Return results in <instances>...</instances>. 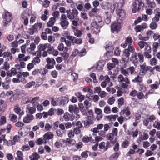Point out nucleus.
I'll use <instances>...</instances> for the list:
<instances>
[{
    "instance_id": "obj_1",
    "label": "nucleus",
    "mask_w": 160,
    "mask_h": 160,
    "mask_svg": "<svg viewBox=\"0 0 160 160\" xmlns=\"http://www.w3.org/2000/svg\"><path fill=\"white\" fill-rule=\"evenodd\" d=\"M121 71L122 74L126 77H124L122 74H120L117 77L118 81L119 82L120 86L123 88H127L128 84L130 83L129 79L127 77L129 75L127 70L122 68Z\"/></svg>"
},
{
    "instance_id": "obj_2",
    "label": "nucleus",
    "mask_w": 160,
    "mask_h": 160,
    "mask_svg": "<svg viewBox=\"0 0 160 160\" xmlns=\"http://www.w3.org/2000/svg\"><path fill=\"white\" fill-rule=\"evenodd\" d=\"M129 51V55L128 56L125 55L123 54L124 56L128 58L130 56L131 53H132L131 57L130 58V60L133 63L135 66H137V64L138 63V59L137 58V54L136 52H135V48L134 47H130Z\"/></svg>"
},
{
    "instance_id": "obj_3",
    "label": "nucleus",
    "mask_w": 160,
    "mask_h": 160,
    "mask_svg": "<svg viewBox=\"0 0 160 160\" xmlns=\"http://www.w3.org/2000/svg\"><path fill=\"white\" fill-rule=\"evenodd\" d=\"M124 0H120L117 4L116 2H114L111 4L109 3H107L108 6H110V9L112 13H113L115 9H122V7L124 4Z\"/></svg>"
},
{
    "instance_id": "obj_4",
    "label": "nucleus",
    "mask_w": 160,
    "mask_h": 160,
    "mask_svg": "<svg viewBox=\"0 0 160 160\" xmlns=\"http://www.w3.org/2000/svg\"><path fill=\"white\" fill-rule=\"evenodd\" d=\"M118 130L116 128H114L112 132L108 134L106 136V138L110 141L112 144H114L117 141V136Z\"/></svg>"
},
{
    "instance_id": "obj_5",
    "label": "nucleus",
    "mask_w": 160,
    "mask_h": 160,
    "mask_svg": "<svg viewBox=\"0 0 160 160\" xmlns=\"http://www.w3.org/2000/svg\"><path fill=\"white\" fill-rule=\"evenodd\" d=\"M132 38L130 37H128L126 38L125 43L121 45V46L123 48L126 47L127 45H128V48L125 49L123 51V54L125 55L128 56L129 55L128 51L129 50L130 47H134L132 44Z\"/></svg>"
},
{
    "instance_id": "obj_6",
    "label": "nucleus",
    "mask_w": 160,
    "mask_h": 160,
    "mask_svg": "<svg viewBox=\"0 0 160 160\" xmlns=\"http://www.w3.org/2000/svg\"><path fill=\"white\" fill-rule=\"evenodd\" d=\"M139 74L141 76H143L146 73L147 71L152 72V68L150 66H147L145 63H144L140 65Z\"/></svg>"
},
{
    "instance_id": "obj_7",
    "label": "nucleus",
    "mask_w": 160,
    "mask_h": 160,
    "mask_svg": "<svg viewBox=\"0 0 160 160\" xmlns=\"http://www.w3.org/2000/svg\"><path fill=\"white\" fill-rule=\"evenodd\" d=\"M60 25L63 29H66L68 27L69 22L67 20L66 15L62 14L60 18Z\"/></svg>"
},
{
    "instance_id": "obj_8",
    "label": "nucleus",
    "mask_w": 160,
    "mask_h": 160,
    "mask_svg": "<svg viewBox=\"0 0 160 160\" xmlns=\"http://www.w3.org/2000/svg\"><path fill=\"white\" fill-rule=\"evenodd\" d=\"M3 18L4 20V25L6 26L10 22L12 19V14L8 12H5L3 14Z\"/></svg>"
},
{
    "instance_id": "obj_9",
    "label": "nucleus",
    "mask_w": 160,
    "mask_h": 160,
    "mask_svg": "<svg viewBox=\"0 0 160 160\" xmlns=\"http://www.w3.org/2000/svg\"><path fill=\"white\" fill-rule=\"evenodd\" d=\"M60 142L62 145V143H65L66 145L69 147H71L74 145L76 143V140L71 138H67L66 140L63 139H61Z\"/></svg>"
},
{
    "instance_id": "obj_10",
    "label": "nucleus",
    "mask_w": 160,
    "mask_h": 160,
    "mask_svg": "<svg viewBox=\"0 0 160 160\" xmlns=\"http://www.w3.org/2000/svg\"><path fill=\"white\" fill-rule=\"evenodd\" d=\"M121 22L117 20L112 24L111 29L113 33L117 34L120 31L121 28Z\"/></svg>"
},
{
    "instance_id": "obj_11",
    "label": "nucleus",
    "mask_w": 160,
    "mask_h": 160,
    "mask_svg": "<svg viewBox=\"0 0 160 160\" xmlns=\"http://www.w3.org/2000/svg\"><path fill=\"white\" fill-rule=\"evenodd\" d=\"M116 13L117 15V20L122 22L125 16V11L123 9H117L116 10Z\"/></svg>"
},
{
    "instance_id": "obj_12",
    "label": "nucleus",
    "mask_w": 160,
    "mask_h": 160,
    "mask_svg": "<svg viewBox=\"0 0 160 160\" xmlns=\"http://www.w3.org/2000/svg\"><path fill=\"white\" fill-rule=\"evenodd\" d=\"M46 61L47 63L45 66L46 68L51 69L54 68L56 62L53 58H48L46 59Z\"/></svg>"
},
{
    "instance_id": "obj_13",
    "label": "nucleus",
    "mask_w": 160,
    "mask_h": 160,
    "mask_svg": "<svg viewBox=\"0 0 160 160\" xmlns=\"http://www.w3.org/2000/svg\"><path fill=\"white\" fill-rule=\"evenodd\" d=\"M92 24L93 26L97 25L99 27H102L104 23L102 20L101 17L97 16L96 17L94 22L92 23Z\"/></svg>"
},
{
    "instance_id": "obj_14",
    "label": "nucleus",
    "mask_w": 160,
    "mask_h": 160,
    "mask_svg": "<svg viewBox=\"0 0 160 160\" xmlns=\"http://www.w3.org/2000/svg\"><path fill=\"white\" fill-rule=\"evenodd\" d=\"M78 14V12L75 8H73L72 10V12L68 15H66L67 18L70 20H74L75 17L77 16Z\"/></svg>"
},
{
    "instance_id": "obj_15",
    "label": "nucleus",
    "mask_w": 160,
    "mask_h": 160,
    "mask_svg": "<svg viewBox=\"0 0 160 160\" xmlns=\"http://www.w3.org/2000/svg\"><path fill=\"white\" fill-rule=\"evenodd\" d=\"M57 102L60 104L64 105L68 103V97L64 96L59 97L57 98Z\"/></svg>"
},
{
    "instance_id": "obj_16",
    "label": "nucleus",
    "mask_w": 160,
    "mask_h": 160,
    "mask_svg": "<svg viewBox=\"0 0 160 160\" xmlns=\"http://www.w3.org/2000/svg\"><path fill=\"white\" fill-rule=\"evenodd\" d=\"M34 119L33 116L30 114H27L23 118V122L26 123L30 122Z\"/></svg>"
},
{
    "instance_id": "obj_17",
    "label": "nucleus",
    "mask_w": 160,
    "mask_h": 160,
    "mask_svg": "<svg viewBox=\"0 0 160 160\" xmlns=\"http://www.w3.org/2000/svg\"><path fill=\"white\" fill-rule=\"evenodd\" d=\"M36 45L33 43L30 44L29 47L27 49V52L31 54H33L36 53L35 52V50L36 48Z\"/></svg>"
},
{
    "instance_id": "obj_18",
    "label": "nucleus",
    "mask_w": 160,
    "mask_h": 160,
    "mask_svg": "<svg viewBox=\"0 0 160 160\" xmlns=\"http://www.w3.org/2000/svg\"><path fill=\"white\" fill-rule=\"evenodd\" d=\"M69 111L71 113H78L79 112V109L76 105H70L68 108Z\"/></svg>"
},
{
    "instance_id": "obj_19",
    "label": "nucleus",
    "mask_w": 160,
    "mask_h": 160,
    "mask_svg": "<svg viewBox=\"0 0 160 160\" xmlns=\"http://www.w3.org/2000/svg\"><path fill=\"white\" fill-rule=\"evenodd\" d=\"M78 107L80 111L84 115H86L87 114V110L88 109L85 107L82 103H80L78 104Z\"/></svg>"
},
{
    "instance_id": "obj_20",
    "label": "nucleus",
    "mask_w": 160,
    "mask_h": 160,
    "mask_svg": "<svg viewBox=\"0 0 160 160\" xmlns=\"http://www.w3.org/2000/svg\"><path fill=\"white\" fill-rule=\"evenodd\" d=\"M14 111L17 114L22 116L24 114V112L22 110L18 105H15L14 108Z\"/></svg>"
},
{
    "instance_id": "obj_21",
    "label": "nucleus",
    "mask_w": 160,
    "mask_h": 160,
    "mask_svg": "<svg viewBox=\"0 0 160 160\" xmlns=\"http://www.w3.org/2000/svg\"><path fill=\"white\" fill-rule=\"evenodd\" d=\"M95 112L97 114V119L98 120H99L102 117V110L100 108H96L95 109Z\"/></svg>"
},
{
    "instance_id": "obj_22",
    "label": "nucleus",
    "mask_w": 160,
    "mask_h": 160,
    "mask_svg": "<svg viewBox=\"0 0 160 160\" xmlns=\"http://www.w3.org/2000/svg\"><path fill=\"white\" fill-rule=\"evenodd\" d=\"M72 30L74 32V35L78 38L80 37L82 35V32L78 30L77 27H75L73 26L72 27Z\"/></svg>"
},
{
    "instance_id": "obj_23",
    "label": "nucleus",
    "mask_w": 160,
    "mask_h": 160,
    "mask_svg": "<svg viewBox=\"0 0 160 160\" xmlns=\"http://www.w3.org/2000/svg\"><path fill=\"white\" fill-rule=\"evenodd\" d=\"M5 135H2L0 138V143H1L2 141H3L4 143H7V145H12L15 144V143L12 142V141H9L8 142L5 139Z\"/></svg>"
},
{
    "instance_id": "obj_24",
    "label": "nucleus",
    "mask_w": 160,
    "mask_h": 160,
    "mask_svg": "<svg viewBox=\"0 0 160 160\" xmlns=\"http://www.w3.org/2000/svg\"><path fill=\"white\" fill-rule=\"evenodd\" d=\"M50 46V44L48 43L44 44H40L38 46V48L39 51H43Z\"/></svg>"
},
{
    "instance_id": "obj_25",
    "label": "nucleus",
    "mask_w": 160,
    "mask_h": 160,
    "mask_svg": "<svg viewBox=\"0 0 160 160\" xmlns=\"http://www.w3.org/2000/svg\"><path fill=\"white\" fill-rule=\"evenodd\" d=\"M3 57L5 58L6 60L8 61L12 59V56L11 53L8 52H5L3 53Z\"/></svg>"
},
{
    "instance_id": "obj_26",
    "label": "nucleus",
    "mask_w": 160,
    "mask_h": 160,
    "mask_svg": "<svg viewBox=\"0 0 160 160\" xmlns=\"http://www.w3.org/2000/svg\"><path fill=\"white\" fill-rule=\"evenodd\" d=\"M75 95L78 98L79 101L80 102H82L85 98V96L82 94L81 92H76Z\"/></svg>"
},
{
    "instance_id": "obj_27",
    "label": "nucleus",
    "mask_w": 160,
    "mask_h": 160,
    "mask_svg": "<svg viewBox=\"0 0 160 160\" xmlns=\"http://www.w3.org/2000/svg\"><path fill=\"white\" fill-rule=\"evenodd\" d=\"M26 112H29L31 114L34 113L36 110L35 107H30L29 105H27L26 108Z\"/></svg>"
},
{
    "instance_id": "obj_28",
    "label": "nucleus",
    "mask_w": 160,
    "mask_h": 160,
    "mask_svg": "<svg viewBox=\"0 0 160 160\" xmlns=\"http://www.w3.org/2000/svg\"><path fill=\"white\" fill-rule=\"evenodd\" d=\"M111 16L110 13L107 12H105L104 15L105 21L107 24H109L111 22Z\"/></svg>"
},
{
    "instance_id": "obj_29",
    "label": "nucleus",
    "mask_w": 160,
    "mask_h": 160,
    "mask_svg": "<svg viewBox=\"0 0 160 160\" xmlns=\"http://www.w3.org/2000/svg\"><path fill=\"white\" fill-rule=\"evenodd\" d=\"M58 49L60 51L63 52H67L68 51V48L64 47L62 43L59 44L58 47Z\"/></svg>"
},
{
    "instance_id": "obj_30",
    "label": "nucleus",
    "mask_w": 160,
    "mask_h": 160,
    "mask_svg": "<svg viewBox=\"0 0 160 160\" xmlns=\"http://www.w3.org/2000/svg\"><path fill=\"white\" fill-rule=\"evenodd\" d=\"M101 27H99L98 25L93 26L91 24L92 32L94 33L97 34L100 32V28Z\"/></svg>"
},
{
    "instance_id": "obj_31",
    "label": "nucleus",
    "mask_w": 160,
    "mask_h": 160,
    "mask_svg": "<svg viewBox=\"0 0 160 160\" xmlns=\"http://www.w3.org/2000/svg\"><path fill=\"white\" fill-rule=\"evenodd\" d=\"M53 134L51 132H48L45 133L44 136V141H46V140H49L52 139L53 137Z\"/></svg>"
},
{
    "instance_id": "obj_32",
    "label": "nucleus",
    "mask_w": 160,
    "mask_h": 160,
    "mask_svg": "<svg viewBox=\"0 0 160 160\" xmlns=\"http://www.w3.org/2000/svg\"><path fill=\"white\" fill-rule=\"evenodd\" d=\"M130 108L129 107H127L125 109L122 111L120 113V114L121 115H123L125 114L127 116H129L131 114V112L129 109Z\"/></svg>"
},
{
    "instance_id": "obj_33",
    "label": "nucleus",
    "mask_w": 160,
    "mask_h": 160,
    "mask_svg": "<svg viewBox=\"0 0 160 160\" xmlns=\"http://www.w3.org/2000/svg\"><path fill=\"white\" fill-rule=\"evenodd\" d=\"M17 156L15 158L16 160H23V154L20 151H18L16 152Z\"/></svg>"
},
{
    "instance_id": "obj_34",
    "label": "nucleus",
    "mask_w": 160,
    "mask_h": 160,
    "mask_svg": "<svg viewBox=\"0 0 160 160\" xmlns=\"http://www.w3.org/2000/svg\"><path fill=\"white\" fill-rule=\"evenodd\" d=\"M56 22V19L54 18H50L49 21L47 22V27H51L53 26Z\"/></svg>"
},
{
    "instance_id": "obj_35",
    "label": "nucleus",
    "mask_w": 160,
    "mask_h": 160,
    "mask_svg": "<svg viewBox=\"0 0 160 160\" xmlns=\"http://www.w3.org/2000/svg\"><path fill=\"white\" fill-rule=\"evenodd\" d=\"M135 2L134 3H136L138 4V11H139L141 10V8L143 7L144 5V4L142 3L141 1V0H135Z\"/></svg>"
},
{
    "instance_id": "obj_36",
    "label": "nucleus",
    "mask_w": 160,
    "mask_h": 160,
    "mask_svg": "<svg viewBox=\"0 0 160 160\" xmlns=\"http://www.w3.org/2000/svg\"><path fill=\"white\" fill-rule=\"evenodd\" d=\"M70 79L74 82H76L78 78V74L75 72L72 73L70 75Z\"/></svg>"
},
{
    "instance_id": "obj_37",
    "label": "nucleus",
    "mask_w": 160,
    "mask_h": 160,
    "mask_svg": "<svg viewBox=\"0 0 160 160\" xmlns=\"http://www.w3.org/2000/svg\"><path fill=\"white\" fill-rule=\"evenodd\" d=\"M40 156L37 153L35 152L29 157L31 160H38Z\"/></svg>"
},
{
    "instance_id": "obj_38",
    "label": "nucleus",
    "mask_w": 160,
    "mask_h": 160,
    "mask_svg": "<svg viewBox=\"0 0 160 160\" xmlns=\"http://www.w3.org/2000/svg\"><path fill=\"white\" fill-rule=\"evenodd\" d=\"M73 38L70 40H71L73 43L77 44H80L82 42V40L80 38H77L76 37L73 36Z\"/></svg>"
},
{
    "instance_id": "obj_39",
    "label": "nucleus",
    "mask_w": 160,
    "mask_h": 160,
    "mask_svg": "<svg viewBox=\"0 0 160 160\" xmlns=\"http://www.w3.org/2000/svg\"><path fill=\"white\" fill-rule=\"evenodd\" d=\"M37 31V29L35 26H32V28H29L28 30V33L31 35L34 34V33Z\"/></svg>"
},
{
    "instance_id": "obj_40",
    "label": "nucleus",
    "mask_w": 160,
    "mask_h": 160,
    "mask_svg": "<svg viewBox=\"0 0 160 160\" xmlns=\"http://www.w3.org/2000/svg\"><path fill=\"white\" fill-rule=\"evenodd\" d=\"M143 79L142 77L139 75L137 76L134 79L132 80V82H142Z\"/></svg>"
},
{
    "instance_id": "obj_41",
    "label": "nucleus",
    "mask_w": 160,
    "mask_h": 160,
    "mask_svg": "<svg viewBox=\"0 0 160 160\" xmlns=\"http://www.w3.org/2000/svg\"><path fill=\"white\" fill-rule=\"evenodd\" d=\"M153 127L158 130H160V121H155L153 123Z\"/></svg>"
},
{
    "instance_id": "obj_42",
    "label": "nucleus",
    "mask_w": 160,
    "mask_h": 160,
    "mask_svg": "<svg viewBox=\"0 0 160 160\" xmlns=\"http://www.w3.org/2000/svg\"><path fill=\"white\" fill-rule=\"evenodd\" d=\"M93 140L92 137H88V136H84L82 138V141L85 143H88L89 141H92Z\"/></svg>"
},
{
    "instance_id": "obj_43",
    "label": "nucleus",
    "mask_w": 160,
    "mask_h": 160,
    "mask_svg": "<svg viewBox=\"0 0 160 160\" xmlns=\"http://www.w3.org/2000/svg\"><path fill=\"white\" fill-rule=\"evenodd\" d=\"M35 82L33 81L29 82L24 86V87L26 88L29 89L32 87V86L34 85L35 84Z\"/></svg>"
},
{
    "instance_id": "obj_44",
    "label": "nucleus",
    "mask_w": 160,
    "mask_h": 160,
    "mask_svg": "<svg viewBox=\"0 0 160 160\" xmlns=\"http://www.w3.org/2000/svg\"><path fill=\"white\" fill-rule=\"evenodd\" d=\"M63 35L66 37L68 39L70 40L72 38H73V36H71L69 32L68 31H64L62 33Z\"/></svg>"
},
{
    "instance_id": "obj_45",
    "label": "nucleus",
    "mask_w": 160,
    "mask_h": 160,
    "mask_svg": "<svg viewBox=\"0 0 160 160\" xmlns=\"http://www.w3.org/2000/svg\"><path fill=\"white\" fill-rule=\"evenodd\" d=\"M147 4L148 7L151 8H155L156 6L155 3L153 1H148Z\"/></svg>"
},
{
    "instance_id": "obj_46",
    "label": "nucleus",
    "mask_w": 160,
    "mask_h": 160,
    "mask_svg": "<svg viewBox=\"0 0 160 160\" xmlns=\"http://www.w3.org/2000/svg\"><path fill=\"white\" fill-rule=\"evenodd\" d=\"M127 70L129 73H130V74L131 75L135 74L136 73L135 68L133 66L129 67L127 69Z\"/></svg>"
},
{
    "instance_id": "obj_47",
    "label": "nucleus",
    "mask_w": 160,
    "mask_h": 160,
    "mask_svg": "<svg viewBox=\"0 0 160 160\" xmlns=\"http://www.w3.org/2000/svg\"><path fill=\"white\" fill-rule=\"evenodd\" d=\"M104 66L103 64L101 62H98L97 64L96 68L97 70L100 71L103 69Z\"/></svg>"
},
{
    "instance_id": "obj_48",
    "label": "nucleus",
    "mask_w": 160,
    "mask_h": 160,
    "mask_svg": "<svg viewBox=\"0 0 160 160\" xmlns=\"http://www.w3.org/2000/svg\"><path fill=\"white\" fill-rule=\"evenodd\" d=\"M30 16L27 11H24L22 12L21 15V18L22 19H24L26 18H28V17Z\"/></svg>"
},
{
    "instance_id": "obj_49",
    "label": "nucleus",
    "mask_w": 160,
    "mask_h": 160,
    "mask_svg": "<svg viewBox=\"0 0 160 160\" xmlns=\"http://www.w3.org/2000/svg\"><path fill=\"white\" fill-rule=\"evenodd\" d=\"M122 116V115H121L119 117H118V120L119 122V123L121 124H122L124 120L126 119V120H127L130 119V117H129L128 118H125L123 117Z\"/></svg>"
},
{
    "instance_id": "obj_50",
    "label": "nucleus",
    "mask_w": 160,
    "mask_h": 160,
    "mask_svg": "<svg viewBox=\"0 0 160 160\" xmlns=\"http://www.w3.org/2000/svg\"><path fill=\"white\" fill-rule=\"evenodd\" d=\"M106 143L104 142H102L100 143L99 145V148L101 149H103L104 151L107 150V147H106Z\"/></svg>"
},
{
    "instance_id": "obj_51",
    "label": "nucleus",
    "mask_w": 160,
    "mask_h": 160,
    "mask_svg": "<svg viewBox=\"0 0 160 160\" xmlns=\"http://www.w3.org/2000/svg\"><path fill=\"white\" fill-rule=\"evenodd\" d=\"M118 116L116 115H111L107 116V119L110 120L115 121Z\"/></svg>"
},
{
    "instance_id": "obj_52",
    "label": "nucleus",
    "mask_w": 160,
    "mask_h": 160,
    "mask_svg": "<svg viewBox=\"0 0 160 160\" xmlns=\"http://www.w3.org/2000/svg\"><path fill=\"white\" fill-rule=\"evenodd\" d=\"M124 98L122 97H120L118 99V102L119 107H120L124 104Z\"/></svg>"
},
{
    "instance_id": "obj_53",
    "label": "nucleus",
    "mask_w": 160,
    "mask_h": 160,
    "mask_svg": "<svg viewBox=\"0 0 160 160\" xmlns=\"http://www.w3.org/2000/svg\"><path fill=\"white\" fill-rule=\"evenodd\" d=\"M157 63V60L154 57L151 59L149 60V64L152 66L156 65Z\"/></svg>"
},
{
    "instance_id": "obj_54",
    "label": "nucleus",
    "mask_w": 160,
    "mask_h": 160,
    "mask_svg": "<svg viewBox=\"0 0 160 160\" xmlns=\"http://www.w3.org/2000/svg\"><path fill=\"white\" fill-rule=\"evenodd\" d=\"M119 155V153L118 152H115L110 157L111 160H116Z\"/></svg>"
},
{
    "instance_id": "obj_55",
    "label": "nucleus",
    "mask_w": 160,
    "mask_h": 160,
    "mask_svg": "<svg viewBox=\"0 0 160 160\" xmlns=\"http://www.w3.org/2000/svg\"><path fill=\"white\" fill-rule=\"evenodd\" d=\"M147 43H148L146 42L143 41H140L138 42V44L140 48L141 49H142L144 48V47H145Z\"/></svg>"
},
{
    "instance_id": "obj_56",
    "label": "nucleus",
    "mask_w": 160,
    "mask_h": 160,
    "mask_svg": "<svg viewBox=\"0 0 160 160\" xmlns=\"http://www.w3.org/2000/svg\"><path fill=\"white\" fill-rule=\"evenodd\" d=\"M115 101L114 97L112 96L110 97L108 100L107 102L110 105H112L114 103Z\"/></svg>"
},
{
    "instance_id": "obj_57",
    "label": "nucleus",
    "mask_w": 160,
    "mask_h": 160,
    "mask_svg": "<svg viewBox=\"0 0 160 160\" xmlns=\"http://www.w3.org/2000/svg\"><path fill=\"white\" fill-rule=\"evenodd\" d=\"M99 99V98L98 95H92L89 98L90 100H92L94 102H97Z\"/></svg>"
},
{
    "instance_id": "obj_58",
    "label": "nucleus",
    "mask_w": 160,
    "mask_h": 160,
    "mask_svg": "<svg viewBox=\"0 0 160 160\" xmlns=\"http://www.w3.org/2000/svg\"><path fill=\"white\" fill-rule=\"evenodd\" d=\"M104 112L106 114H109L111 112L110 107L108 106H106L104 109Z\"/></svg>"
},
{
    "instance_id": "obj_59",
    "label": "nucleus",
    "mask_w": 160,
    "mask_h": 160,
    "mask_svg": "<svg viewBox=\"0 0 160 160\" xmlns=\"http://www.w3.org/2000/svg\"><path fill=\"white\" fill-rule=\"evenodd\" d=\"M159 86V84L157 81L155 82L154 83L150 85V87L151 88L153 89H157Z\"/></svg>"
},
{
    "instance_id": "obj_60",
    "label": "nucleus",
    "mask_w": 160,
    "mask_h": 160,
    "mask_svg": "<svg viewBox=\"0 0 160 160\" xmlns=\"http://www.w3.org/2000/svg\"><path fill=\"white\" fill-rule=\"evenodd\" d=\"M137 56L139 58L138 62L140 63H142L144 61V57L143 55L140 52H139L137 54Z\"/></svg>"
},
{
    "instance_id": "obj_61",
    "label": "nucleus",
    "mask_w": 160,
    "mask_h": 160,
    "mask_svg": "<svg viewBox=\"0 0 160 160\" xmlns=\"http://www.w3.org/2000/svg\"><path fill=\"white\" fill-rule=\"evenodd\" d=\"M36 142L38 145H42L43 143L46 144V142L44 141V138L43 139L42 138H39L36 141Z\"/></svg>"
},
{
    "instance_id": "obj_62",
    "label": "nucleus",
    "mask_w": 160,
    "mask_h": 160,
    "mask_svg": "<svg viewBox=\"0 0 160 160\" xmlns=\"http://www.w3.org/2000/svg\"><path fill=\"white\" fill-rule=\"evenodd\" d=\"M158 48V42H154L152 44V51L153 52H156Z\"/></svg>"
},
{
    "instance_id": "obj_63",
    "label": "nucleus",
    "mask_w": 160,
    "mask_h": 160,
    "mask_svg": "<svg viewBox=\"0 0 160 160\" xmlns=\"http://www.w3.org/2000/svg\"><path fill=\"white\" fill-rule=\"evenodd\" d=\"M68 138H73L75 136V134L73 130H70L68 131Z\"/></svg>"
},
{
    "instance_id": "obj_64",
    "label": "nucleus",
    "mask_w": 160,
    "mask_h": 160,
    "mask_svg": "<svg viewBox=\"0 0 160 160\" xmlns=\"http://www.w3.org/2000/svg\"><path fill=\"white\" fill-rule=\"evenodd\" d=\"M115 67V64L111 62H109L107 64V67L109 70H111Z\"/></svg>"
}]
</instances>
